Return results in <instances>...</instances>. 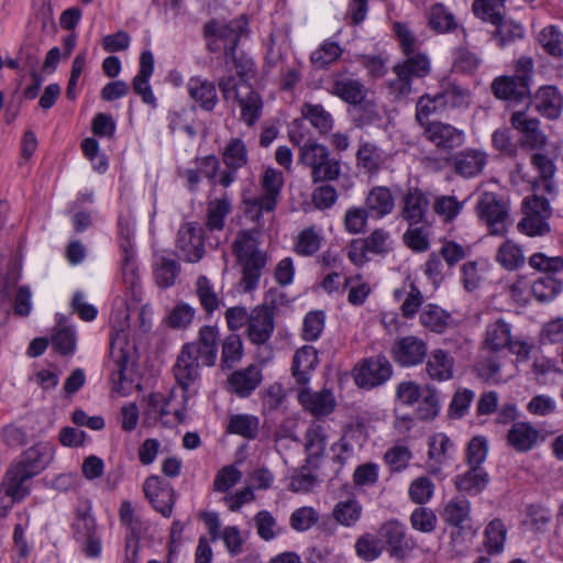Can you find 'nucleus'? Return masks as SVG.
Here are the masks:
<instances>
[{
	"instance_id": "473e14b6",
	"label": "nucleus",
	"mask_w": 563,
	"mask_h": 563,
	"mask_svg": "<svg viewBox=\"0 0 563 563\" xmlns=\"http://www.w3.org/2000/svg\"><path fill=\"white\" fill-rule=\"evenodd\" d=\"M394 297L396 300L402 301L400 311L406 319L413 318L424 301L421 290L411 280L405 282L401 288L396 289Z\"/></svg>"
},
{
	"instance_id": "338daca9",
	"label": "nucleus",
	"mask_w": 563,
	"mask_h": 563,
	"mask_svg": "<svg viewBox=\"0 0 563 563\" xmlns=\"http://www.w3.org/2000/svg\"><path fill=\"white\" fill-rule=\"evenodd\" d=\"M341 54L342 48L338 43L325 41L318 49L312 52L310 60L314 67L325 68L328 65L336 60Z\"/></svg>"
},
{
	"instance_id": "0e129e2a",
	"label": "nucleus",
	"mask_w": 563,
	"mask_h": 563,
	"mask_svg": "<svg viewBox=\"0 0 563 563\" xmlns=\"http://www.w3.org/2000/svg\"><path fill=\"white\" fill-rule=\"evenodd\" d=\"M322 238L313 227L302 230L295 244V252L302 256H311L319 251Z\"/></svg>"
},
{
	"instance_id": "1a4fd4ad",
	"label": "nucleus",
	"mask_w": 563,
	"mask_h": 563,
	"mask_svg": "<svg viewBox=\"0 0 563 563\" xmlns=\"http://www.w3.org/2000/svg\"><path fill=\"white\" fill-rule=\"evenodd\" d=\"M525 217L518 223V230L529 236L543 235L550 231L548 219L551 207L545 198L533 195L523 200Z\"/></svg>"
},
{
	"instance_id": "f3484780",
	"label": "nucleus",
	"mask_w": 563,
	"mask_h": 563,
	"mask_svg": "<svg viewBox=\"0 0 563 563\" xmlns=\"http://www.w3.org/2000/svg\"><path fill=\"white\" fill-rule=\"evenodd\" d=\"M427 195L417 187L409 188L400 202V216L408 225L427 223L426 216L429 209Z\"/></svg>"
},
{
	"instance_id": "f03ea898",
	"label": "nucleus",
	"mask_w": 563,
	"mask_h": 563,
	"mask_svg": "<svg viewBox=\"0 0 563 563\" xmlns=\"http://www.w3.org/2000/svg\"><path fill=\"white\" fill-rule=\"evenodd\" d=\"M53 460L49 443L40 442L25 450L8 468L3 486L13 500H21L30 493L31 479L44 471Z\"/></svg>"
},
{
	"instance_id": "393cba45",
	"label": "nucleus",
	"mask_w": 563,
	"mask_h": 563,
	"mask_svg": "<svg viewBox=\"0 0 563 563\" xmlns=\"http://www.w3.org/2000/svg\"><path fill=\"white\" fill-rule=\"evenodd\" d=\"M318 364V353L313 346L305 345L298 349L294 355L291 374L298 386L310 383L311 372Z\"/></svg>"
},
{
	"instance_id": "a19ab883",
	"label": "nucleus",
	"mask_w": 563,
	"mask_h": 563,
	"mask_svg": "<svg viewBox=\"0 0 563 563\" xmlns=\"http://www.w3.org/2000/svg\"><path fill=\"white\" fill-rule=\"evenodd\" d=\"M489 482L488 474L482 467H472L462 475L456 476L455 486L460 492L470 495L482 493Z\"/></svg>"
},
{
	"instance_id": "603ef678",
	"label": "nucleus",
	"mask_w": 563,
	"mask_h": 563,
	"mask_svg": "<svg viewBox=\"0 0 563 563\" xmlns=\"http://www.w3.org/2000/svg\"><path fill=\"white\" fill-rule=\"evenodd\" d=\"M231 209L232 203L227 196L209 201L207 207V228L211 231L222 230L224 225V219L231 212Z\"/></svg>"
},
{
	"instance_id": "bf43d9fd",
	"label": "nucleus",
	"mask_w": 563,
	"mask_h": 563,
	"mask_svg": "<svg viewBox=\"0 0 563 563\" xmlns=\"http://www.w3.org/2000/svg\"><path fill=\"white\" fill-rule=\"evenodd\" d=\"M429 25L439 33H445L456 27V22L452 12L442 3L433 4L428 13Z\"/></svg>"
},
{
	"instance_id": "c9c22d12",
	"label": "nucleus",
	"mask_w": 563,
	"mask_h": 563,
	"mask_svg": "<svg viewBox=\"0 0 563 563\" xmlns=\"http://www.w3.org/2000/svg\"><path fill=\"white\" fill-rule=\"evenodd\" d=\"M365 206L371 217L382 219L393 212L395 200L388 188L375 187L368 192Z\"/></svg>"
},
{
	"instance_id": "412c9836",
	"label": "nucleus",
	"mask_w": 563,
	"mask_h": 563,
	"mask_svg": "<svg viewBox=\"0 0 563 563\" xmlns=\"http://www.w3.org/2000/svg\"><path fill=\"white\" fill-rule=\"evenodd\" d=\"M426 137L435 146L452 150L464 143V132L451 124L434 121L424 128Z\"/></svg>"
},
{
	"instance_id": "9d476101",
	"label": "nucleus",
	"mask_w": 563,
	"mask_h": 563,
	"mask_svg": "<svg viewBox=\"0 0 563 563\" xmlns=\"http://www.w3.org/2000/svg\"><path fill=\"white\" fill-rule=\"evenodd\" d=\"M200 356L197 355V347L194 345H184L177 361L174 365V376L177 385L183 390V399L187 401L190 393V387L199 378Z\"/></svg>"
},
{
	"instance_id": "7ed1b4c3",
	"label": "nucleus",
	"mask_w": 563,
	"mask_h": 563,
	"mask_svg": "<svg viewBox=\"0 0 563 563\" xmlns=\"http://www.w3.org/2000/svg\"><path fill=\"white\" fill-rule=\"evenodd\" d=\"M261 195L244 196V213L255 225L264 227L268 220L273 219L280 192L284 186V176L280 170L272 167L265 168L261 176Z\"/></svg>"
},
{
	"instance_id": "69168bd1",
	"label": "nucleus",
	"mask_w": 563,
	"mask_h": 563,
	"mask_svg": "<svg viewBox=\"0 0 563 563\" xmlns=\"http://www.w3.org/2000/svg\"><path fill=\"white\" fill-rule=\"evenodd\" d=\"M254 523L258 537L264 541H271L282 532L277 520L268 510L258 511L254 517Z\"/></svg>"
},
{
	"instance_id": "4c0bfd02",
	"label": "nucleus",
	"mask_w": 563,
	"mask_h": 563,
	"mask_svg": "<svg viewBox=\"0 0 563 563\" xmlns=\"http://www.w3.org/2000/svg\"><path fill=\"white\" fill-rule=\"evenodd\" d=\"M405 530V526L398 520H389L379 529V536L386 541L394 556L404 558L407 553Z\"/></svg>"
},
{
	"instance_id": "c03bdc74",
	"label": "nucleus",
	"mask_w": 563,
	"mask_h": 563,
	"mask_svg": "<svg viewBox=\"0 0 563 563\" xmlns=\"http://www.w3.org/2000/svg\"><path fill=\"white\" fill-rule=\"evenodd\" d=\"M362 505L355 497L340 500L332 509L333 519L341 526L353 527L362 516Z\"/></svg>"
},
{
	"instance_id": "bb28decb",
	"label": "nucleus",
	"mask_w": 563,
	"mask_h": 563,
	"mask_svg": "<svg viewBox=\"0 0 563 563\" xmlns=\"http://www.w3.org/2000/svg\"><path fill=\"white\" fill-rule=\"evenodd\" d=\"M487 163L486 154L478 150H466L452 158L454 172L465 178L479 175Z\"/></svg>"
},
{
	"instance_id": "f8f14e48",
	"label": "nucleus",
	"mask_w": 563,
	"mask_h": 563,
	"mask_svg": "<svg viewBox=\"0 0 563 563\" xmlns=\"http://www.w3.org/2000/svg\"><path fill=\"white\" fill-rule=\"evenodd\" d=\"M174 389L167 396L153 393L147 397L145 415L161 421L165 427H173L185 419V409L173 405Z\"/></svg>"
},
{
	"instance_id": "6ab92c4d",
	"label": "nucleus",
	"mask_w": 563,
	"mask_h": 563,
	"mask_svg": "<svg viewBox=\"0 0 563 563\" xmlns=\"http://www.w3.org/2000/svg\"><path fill=\"white\" fill-rule=\"evenodd\" d=\"M75 539L87 558H99L102 551L101 537L97 531L96 520L84 516L75 525Z\"/></svg>"
},
{
	"instance_id": "e433bc0d",
	"label": "nucleus",
	"mask_w": 563,
	"mask_h": 563,
	"mask_svg": "<svg viewBox=\"0 0 563 563\" xmlns=\"http://www.w3.org/2000/svg\"><path fill=\"white\" fill-rule=\"evenodd\" d=\"M562 106L563 98L553 86L540 88L533 99L536 110L549 119H556Z\"/></svg>"
},
{
	"instance_id": "5fc2aeb1",
	"label": "nucleus",
	"mask_w": 563,
	"mask_h": 563,
	"mask_svg": "<svg viewBox=\"0 0 563 563\" xmlns=\"http://www.w3.org/2000/svg\"><path fill=\"white\" fill-rule=\"evenodd\" d=\"M563 289V283L553 275L538 278L531 286L533 297L539 302L552 301Z\"/></svg>"
},
{
	"instance_id": "052dcab7",
	"label": "nucleus",
	"mask_w": 563,
	"mask_h": 563,
	"mask_svg": "<svg viewBox=\"0 0 563 563\" xmlns=\"http://www.w3.org/2000/svg\"><path fill=\"white\" fill-rule=\"evenodd\" d=\"M538 42L549 55L563 56V34L556 26L549 25L542 29L538 35Z\"/></svg>"
},
{
	"instance_id": "f704fd0d",
	"label": "nucleus",
	"mask_w": 563,
	"mask_h": 563,
	"mask_svg": "<svg viewBox=\"0 0 563 563\" xmlns=\"http://www.w3.org/2000/svg\"><path fill=\"white\" fill-rule=\"evenodd\" d=\"M503 358L497 352L482 349V353L475 364L477 376L487 383L503 382L501 375Z\"/></svg>"
},
{
	"instance_id": "4468645a",
	"label": "nucleus",
	"mask_w": 563,
	"mask_h": 563,
	"mask_svg": "<svg viewBox=\"0 0 563 563\" xmlns=\"http://www.w3.org/2000/svg\"><path fill=\"white\" fill-rule=\"evenodd\" d=\"M391 376V365L385 356L378 355L363 361L354 376L356 385L373 388L384 384Z\"/></svg>"
},
{
	"instance_id": "864d4df0",
	"label": "nucleus",
	"mask_w": 563,
	"mask_h": 563,
	"mask_svg": "<svg viewBox=\"0 0 563 563\" xmlns=\"http://www.w3.org/2000/svg\"><path fill=\"white\" fill-rule=\"evenodd\" d=\"M407 58L404 63L397 64L394 71H399L402 76L412 78H422L430 71L429 58L423 54L406 55Z\"/></svg>"
},
{
	"instance_id": "f257e3e1",
	"label": "nucleus",
	"mask_w": 563,
	"mask_h": 563,
	"mask_svg": "<svg viewBox=\"0 0 563 563\" xmlns=\"http://www.w3.org/2000/svg\"><path fill=\"white\" fill-rule=\"evenodd\" d=\"M247 20L244 15L229 22L213 20L206 24L205 33L209 37L208 48L211 52L223 49V68L228 75L218 79L223 99H234L241 109V119L252 126L262 115L263 102L260 95L249 85L239 84L251 70L250 60L238 59L235 52L242 34L245 32Z\"/></svg>"
},
{
	"instance_id": "680f3d73",
	"label": "nucleus",
	"mask_w": 563,
	"mask_h": 563,
	"mask_svg": "<svg viewBox=\"0 0 563 563\" xmlns=\"http://www.w3.org/2000/svg\"><path fill=\"white\" fill-rule=\"evenodd\" d=\"M405 244L415 252H424L429 249L428 223L408 225L404 233Z\"/></svg>"
},
{
	"instance_id": "49530a36",
	"label": "nucleus",
	"mask_w": 563,
	"mask_h": 563,
	"mask_svg": "<svg viewBox=\"0 0 563 563\" xmlns=\"http://www.w3.org/2000/svg\"><path fill=\"white\" fill-rule=\"evenodd\" d=\"M260 430V419L249 413L232 415L229 419L227 432L246 439H255Z\"/></svg>"
},
{
	"instance_id": "7c9ffc66",
	"label": "nucleus",
	"mask_w": 563,
	"mask_h": 563,
	"mask_svg": "<svg viewBox=\"0 0 563 563\" xmlns=\"http://www.w3.org/2000/svg\"><path fill=\"white\" fill-rule=\"evenodd\" d=\"M512 125L520 130L523 135V144L531 148H539L545 145V135L539 130V121L528 118L525 112H515L511 117Z\"/></svg>"
},
{
	"instance_id": "6e6552de",
	"label": "nucleus",
	"mask_w": 563,
	"mask_h": 563,
	"mask_svg": "<svg viewBox=\"0 0 563 563\" xmlns=\"http://www.w3.org/2000/svg\"><path fill=\"white\" fill-rule=\"evenodd\" d=\"M475 212L492 235H505L510 227L509 205L499 195L490 191L479 194Z\"/></svg>"
},
{
	"instance_id": "72a5a7b5",
	"label": "nucleus",
	"mask_w": 563,
	"mask_h": 563,
	"mask_svg": "<svg viewBox=\"0 0 563 563\" xmlns=\"http://www.w3.org/2000/svg\"><path fill=\"white\" fill-rule=\"evenodd\" d=\"M511 325L503 319H498L486 327L483 349L490 352H499L511 342Z\"/></svg>"
},
{
	"instance_id": "a878e982",
	"label": "nucleus",
	"mask_w": 563,
	"mask_h": 563,
	"mask_svg": "<svg viewBox=\"0 0 563 563\" xmlns=\"http://www.w3.org/2000/svg\"><path fill=\"white\" fill-rule=\"evenodd\" d=\"M187 90L189 97L205 111L211 112L218 104L216 85L208 79L191 77L188 80Z\"/></svg>"
},
{
	"instance_id": "e2e57ef3",
	"label": "nucleus",
	"mask_w": 563,
	"mask_h": 563,
	"mask_svg": "<svg viewBox=\"0 0 563 563\" xmlns=\"http://www.w3.org/2000/svg\"><path fill=\"white\" fill-rule=\"evenodd\" d=\"M531 163L539 170L541 180L537 183V188H543L545 191L552 194L554 186L551 178L554 175L555 166L553 162L545 155L536 153L531 156Z\"/></svg>"
},
{
	"instance_id": "8fccbe9b",
	"label": "nucleus",
	"mask_w": 563,
	"mask_h": 563,
	"mask_svg": "<svg viewBox=\"0 0 563 563\" xmlns=\"http://www.w3.org/2000/svg\"><path fill=\"white\" fill-rule=\"evenodd\" d=\"M442 109L465 108L470 103V93L463 87L446 82L441 86V91L437 93Z\"/></svg>"
},
{
	"instance_id": "ddd939ff",
	"label": "nucleus",
	"mask_w": 563,
	"mask_h": 563,
	"mask_svg": "<svg viewBox=\"0 0 563 563\" xmlns=\"http://www.w3.org/2000/svg\"><path fill=\"white\" fill-rule=\"evenodd\" d=\"M179 256L189 263L199 262L205 255L202 228L199 223L188 222L178 230L176 243Z\"/></svg>"
},
{
	"instance_id": "4be33fe9",
	"label": "nucleus",
	"mask_w": 563,
	"mask_h": 563,
	"mask_svg": "<svg viewBox=\"0 0 563 563\" xmlns=\"http://www.w3.org/2000/svg\"><path fill=\"white\" fill-rule=\"evenodd\" d=\"M154 71V56L151 51L142 52L140 56V69L132 80L133 90L143 102L156 107V98L150 86V78Z\"/></svg>"
},
{
	"instance_id": "3c124183",
	"label": "nucleus",
	"mask_w": 563,
	"mask_h": 563,
	"mask_svg": "<svg viewBox=\"0 0 563 563\" xmlns=\"http://www.w3.org/2000/svg\"><path fill=\"white\" fill-rule=\"evenodd\" d=\"M357 164L369 173L380 169L386 162V154L377 145L366 142L360 145L356 153Z\"/></svg>"
},
{
	"instance_id": "c85d7f7f",
	"label": "nucleus",
	"mask_w": 563,
	"mask_h": 563,
	"mask_svg": "<svg viewBox=\"0 0 563 563\" xmlns=\"http://www.w3.org/2000/svg\"><path fill=\"white\" fill-rule=\"evenodd\" d=\"M471 501L463 497H455L449 500L441 514L442 520L459 529L457 534L465 529L466 523L471 521Z\"/></svg>"
},
{
	"instance_id": "39448f33",
	"label": "nucleus",
	"mask_w": 563,
	"mask_h": 563,
	"mask_svg": "<svg viewBox=\"0 0 563 563\" xmlns=\"http://www.w3.org/2000/svg\"><path fill=\"white\" fill-rule=\"evenodd\" d=\"M500 7L493 0H475L472 10L475 16L495 27L490 32L492 37L499 47H505L523 37V27L520 23L504 16Z\"/></svg>"
},
{
	"instance_id": "aec40b11",
	"label": "nucleus",
	"mask_w": 563,
	"mask_h": 563,
	"mask_svg": "<svg viewBox=\"0 0 563 563\" xmlns=\"http://www.w3.org/2000/svg\"><path fill=\"white\" fill-rule=\"evenodd\" d=\"M391 352L395 361L401 366H413L426 357L427 345L421 339L409 335L397 340Z\"/></svg>"
},
{
	"instance_id": "13d9d810",
	"label": "nucleus",
	"mask_w": 563,
	"mask_h": 563,
	"mask_svg": "<svg viewBox=\"0 0 563 563\" xmlns=\"http://www.w3.org/2000/svg\"><path fill=\"white\" fill-rule=\"evenodd\" d=\"M419 318L424 328L442 333L448 325L449 314L439 306L429 303L422 308Z\"/></svg>"
},
{
	"instance_id": "4d7b16f0",
	"label": "nucleus",
	"mask_w": 563,
	"mask_h": 563,
	"mask_svg": "<svg viewBox=\"0 0 563 563\" xmlns=\"http://www.w3.org/2000/svg\"><path fill=\"white\" fill-rule=\"evenodd\" d=\"M327 446V434L323 427L319 424L311 426L306 432L305 449L308 461L311 463L313 459L323 455Z\"/></svg>"
},
{
	"instance_id": "09e8293b",
	"label": "nucleus",
	"mask_w": 563,
	"mask_h": 563,
	"mask_svg": "<svg viewBox=\"0 0 563 563\" xmlns=\"http://www.w3.org/2000/svg\"><path fill=\"white\" fill-rule=\"evenodd\" d=\"M301 115L321 134L328 133L333 128V118L321 104L306 102L301 106Z\"/></svg>"
},
{
	"instance_id": "de8ad7c7",
	"label": "nucleus",
	"mask_w": 563,
	"mask_h": 563,
	"mask_svg": "<svg viewBox=\"0 0 563 563\" xmlns=\"http://www.w3.org/2000/svg\"><path fill=\"white\" fill-rule=\"evenodd\" d=\"M195 291L203 310L212 314L220 306L221 298L207 276H199L196 280Z\"/></svg>"
},
{
	"instance_id": "cd10ccee",
	"label": "nucleus",
	"mask_w": 563,
	"mask_h": 563,
	"mask_svg": "<svg viewBox=\"0 0 563 563\" xmlns=\"http://www.w3.org/2000/svg\"><path fill=\"white\" fill-rule=\"evenodd\" d=\"M454 357L446 351L437 349L430 352L426 372L432 380L445 382L453 377Z\"/></svg>"
},
{
	"instance_id": "a18cd8bd",
	"label": "nucleus",
	"mask_w": 563,
	"mask_h": 563,
	"mask_svg": "<svg viewBox=\"0 0 563 563\" xmlns=\"http://www.w3.org/2000/svg\"><path fill=\"white\" fill-rule=\"evenodd\" d=\"M492 89L498 99L504 100H520L529 92L526 82H519L514 77L496 78Z\"/></svg>"
},
{
	"instance_id": "ea45409f",
	"label": "nucleus",
	"mask_w": 563,
	"mask_h": 563,
	"mask_svg": "<svg viewBox=\"0 0 563 563\" xmlns=\"http://www.w3.org/2000/svg\"><path fill=\"white\" fill-rule=\"evenodd\" d=\"M179 272L180 266L175 258L165 254L155 256L154 275L156 283L161 288H168L173 286L179 275Z\"/></svg>"
},
{
	"instance_id": "0eeeda50",
	"label": "nucleus",
	"mask_w": 563,
	"mask_h": 563,
	"mask_svg": "<svg viewBox=\"0 0 563 563\" xmlns=\"http://www.w3.org/2000/svg\"><path fill=\"white\" fill-rule=\"evenodd\" d=\"M396 401L404 406H416V416L424 421L433 420L440 411L437 389L430 385L420 386L412 380L397 385Z\"/></svg>"
},
{
	"instance_id": "423d86ee",
	"label": "nucleus",
	"mask_w": 563,
	"mask_h": 563,
	"mask_svg": "<svg viewBox=\"0 0 563 563\" xmlns=\"http://www.w3.org/2000/svg\"><path fill=\"white\" fill-rule=\"evenodd\" d=\"M298 163L311 169L312 183L333 181L341 175V163L331 156L329 148L308 140L299 147Z\"/></svg>"
},
{
	"instance_id": "a211bd4d",
	"label": "nucleus",
	"mask_w": 563,
	"mask_h": 563,
	"mask_svg": "<svg viewBox=\"0 0 563 563\" xmlns=\"http://www.w3.org/2000/svg\"><path fill=\"white\" fill-rule=\"evenodd\" d=\"M274 312L267 306H258L250 313L246 334L256 345L266 343L274 332Z\"/></svg>"
},
{
	"instance_id": "dca6fc26",
	"label": "nucleus",
	"mask_w": 563,
	"mask_h": 563,
	"mask_svg": "<svg viewBox=\"0 0 563 563\" xmlns=\"http://www.w3.org/2000/svg\"><path fill=\"white\" fill-rule=\"evenodd\" d=\"M134 346L130 344L126 333L121 330L111 336L110 362L113 379L122 382L126 379L125 372L132 362Z\"/></svg>"
},
{
	"instance_id": "37998d69",
	"label": "nucleus",
	"mask_w": 563,
	"mask_h": 563,
	"mask_svg": "<svg viewBox=\"0 0 563 563\" xmlns=\"http://www.w3.org/2000/svg\"><path fill=\"white\" fill-rule=\"evenodd\" d=\"M507 528L499 518L493 519L484 530V547L489 555L500 554L505 549Z\"/></svg>"
},
{
	"instance_id": "6e6d98bb",
	"label": "nucleus",
	"mask_w": 563,
	"mask_h": 563,
	"mask_svg": "<svg viewBox=\"0 0 563 563\" xmlns=\"http://www.w3.org/2000/svg\"><path fill=\"white\" fill-rule=\"evenodd\" d=\"M123 253L122 277L128 289L131 290L133 296H136L140 290V277L137 266L134 261V254L131 244L121 245Z\"/></svg>"
},
{
	"instance_id": "2eb2a0df",
	"label": "nucleus",
	"mask_w": 563,
	"mask_h": 563,
	"mask_svg": "<svg viewBox=\"0 0 563 563\" xmlns=\"http://www.w3.org/2000/svg\"><path fill=\"white\" fill-rule=\"evenodd\" d=\"M297 399L306 411L317 418L329 416L336 406L335 397L328 388L313 391L308 385L299 386Z\"/></svg>"
},
{
	"instance_id": "b1692460",
	"label": "nucleus",
	"mask_w": 563,
	"mask_h": 563,
	"mask_svg": "<svg viewBox=\"0 0 563 563\" xmlns=\"http://www.w3.org/2000/svg\"><path fill=\"white\" fill-rule=\"evenodd\" d=\"M330 92L349 104H360L365 99L367 90L357 79L344 75L333 76Z\"/></svg>"
},
{
	"instance_id": "2f4dec72",
	"label": "nucleus",
	"mask_w": 563,
	"mask_h": 563,
	"mask_svg": "<svg viewBox=\"0 0 563 563\" xmlns=\"http://www.w3.org/2000/svg\"><path fill=\"white\" fill-rule=\"evenodd\" d=\"M218 329L211 325H205L200 329L198 341L187 343L197 347V355L200 356L201 364L212 366L217 360L218 353Z\"/></svg>"
},
{
	"instance_id": "5701e85b",
	"label": "nucleus",
	"mask_w": 563,
	"mask_h": 563,
	"mask_svg": "<svg viewBox=\"0 0 563 563\" xmlns=\"http://www.w3.org/2000/svg\"><path fill=\"white\" fill-rule=\"evenodd\" d=\"M263 375L260 366L249 365L246 368L233 372L228 379L230 389L240 397L250 396L262 383Z\"/></svg>"
},
{
	"instance_id": "c756f323",
	"label": "nucleus",
	"mask_w": 563,
	"mask_h": 563,
	"mask_svg": "<svg viewBox=\"0 0 563 563\" xmlns=\"http://www.w3.org/2000/svg\"><path fill=\"white\" fill-rule=\"evenodd\" d=\"M143 490L153 507L164 517L172 515V495L169 490L162 487V479L158 476H150L145 479Z\"/></svg>"
},
{
	"instance_id": "9b49d317",
	"label": "nucleus",
	"mask_w": 563,
	"mask_h": 563,
	"mask_svg": "<svg viewBox=\"0 0 563 563\" xmlns=\"http://www.w3.org/2000/svg\"><path fill=\"white\" fill-rule=\"evenodd\" d=\"M222 162L225 166L219 178V184L229 187L236 180L239 169L249 163V150L245 142L240 137H232L223 147Z\"/></svg>"
},
{
	"instance_id": "20e7f679",
	"label": "nucleus",
	"mask_w": 563,
	"mask_h": 563,
	"mask_svg": "<svg viewBox=\"0 0 563 563\" xmlns=\"http://www.w3.org/2000/svg\"><path fill=\"white\" fill-rule=\"evenodd\" d=\"M242 231L233 243V252L242 266L241 286L244 291H252L260 283L262 269L266 264L265 254L258 249L260 229Z\"/></svg>"
},
{
	"instance_id": "79ce46f5",
	"label": "nucleus",
	"mask_w": 563,
	"mask_h": 563,
	"mask_svg": "<svg viewBox=\"0 0 563 563\" xmlns=\"http://www.w3.org/2000/svg\"><path fill=\"white\" fill-rule=\"evenodd\" d=\"M496 262L506 271H516L526 263L523 250L511 240H506L498 247L495 256Z\"/></svg>"
},
{
	"instance_id": "58836bf2",
	"label": "nucleus",
	"mask_w": 563,
	"mask_h": 563,
	"mask_svg": "<svg viewBox=\"0 0 563 563\" xmlns=\"http://www.w3.org/2000/svg\"><path fill=\"white\" fill-rule=\"evenodd\" d=\"M539 431L528 422H516L508 432V442L517 451L526 452L538 442Z\"/></svg>"
},
{
	"instance_id": "774afa93",
	"label": "nucleus",
	"mask_w": 563,
	"mask_h": 563,
	"mask_svg": "<svg viewBox=\"0 0 563 563\" xmlns=\"http://www.w3.org/2000/svg\"><path fill=\"white\" fill-rule=\"evenodd\" d=\"M442 107L440 100L437 96L423 95L419 98L416 104V120L426 128L429 122V118L432 114L439 113L442 111Z\"/></svg>"
}]
</instances>
